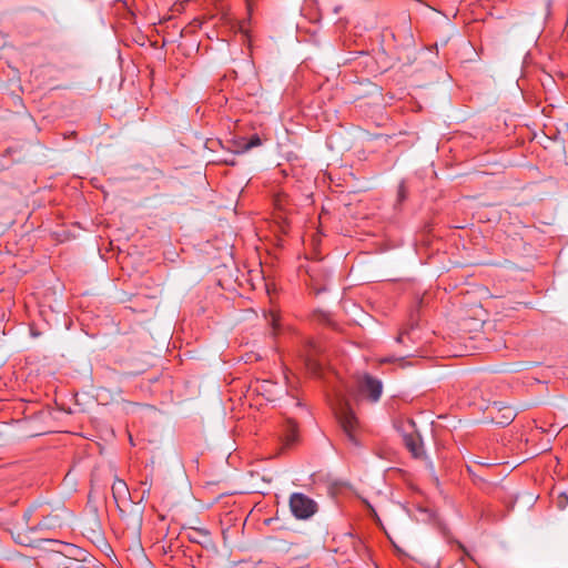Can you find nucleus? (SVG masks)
<instances>
[{
    "label": "nucleus",
    "instance_id": "nucleus-14",
    "mask_svg": "<svg viewBox=\"0 0 568 568\" xmlns=\"http://www.w3.org/2000/svg\"><path fill=\"white\" fill-rule=\"evenodd\" d=\"M196 535H204V536H206L207 532L205 530H203V529H194L192 531V534L189 535V538L194 541L195 538H196Z\"/></svg>",
    "mask_w": 568,
    "mask_h": 568
},
{
    "label": "nucleus",
    "instance_id": "nucleus-16",
    "mask_svg": "<svg viewBox=\"0 0 568 568\" xmlns=\"http://www.w3.org/2000/svg\"><path fill=\"white\" fill-rule=\"evenodd\" d=\"M32 514H33V509L32 508H30V509L24 511L23 519H24L27 525L29 524V521H30V519L32 517Z\"/></svg>",
    "mask_w": 568,
    "mask_h": 568
},
{
    "label": "nucleus",
    "instance_id": "nucleus-3",
    "mask_svg": "<svg viewBox=\"0 0 568 568\" xmlns=\"http://www.w3.org/2000/svg\"><path fill=\"white\" fill-rule=\"evenodd\" d=\"M359 392L366 395L372 402H377L381 398L383 386L382 382L369 375H364L359 381Z\"/></svg>",
    "mask_w": 568,
    "mask_h": 568
},
{
    "label": "nucleus",
    "instance_id": "nucleus-6",
    "mask_svg": "<svg viewBox=\"0 0 568 568\" xmlns=\"http://www.w3.org/2000/svg\"><path fill=\"white\" fill-rule=\"evenodd\" d=\"M112 495L116 503L125 500L130 496L126 483L122 479L115 478L112 484Z\"/></svg>",
    "mask_w": 568,
    "mask_h": 568
},
{
    "label": "nucleus",
    "instance_id": "nucleus-4",
    "mask_svg": "<svg viewBox=\"0 0 568 568\" xmlns=\"http://www.w3.org/2000/svg\"><path fill=\"white\" fill-rule=\"evenodd\" d=\"M40 516L42 519L31 527V530H51L62 526V519L59 515L40 514Z\"/></svg>",
    "mask_w": 568,
    "mask_h": 568
},
{
    "label": "nucleus",
    "instance_id": "nucleus-5",
    "mask_svg": "<svg viewBox=\"0 0 568 568\" xmlns=\"http://www.w3.org/2000/svg\"><path fill=\"white\" fill-rule=\"evenodd\" d=\"M495 408H497L498 412L503 413L500 418H493V422H495L496 424L507 426L514 420L516 413L511 407L501 406L500 403L495 402L491 405V409Z\"/></svg>",
    "mask_w": 568,
    "mask_h": 568
},
{
    "label": "nucleus",
    "instance_id": "nucleus-18",
    "mask_svg": "<svg viewBox=\"0 0 568 568\" xmlns=\"http://www.w3.org/2000/svg\"><path fill=\"white\" fill-rule=\"evenodd\" d=\"M247 8L251 9V0H246Z\"/></svg>",
    "mask_w": 568,
    "mask_h": 568
},
{
    "label": "nucleus",
    "instance_id": "nucleus-10",
    "mask_svg": "<svg viewBox=\"0 0 568 568\" xmlns=\"http://www.w3.org/2000/svg\"><path fill=\"white\" fill-rule=\"evenodd\" d=\"M556 505L559 509H565L568 505V496L566 493H560L556 497Z\"/></svg>",
    "mask_w": 568,
    "mask_h": 568
},
{
    "label": "nucleus",
    "instance_id": "nucleus-2",
    "mask_svg": "<svg viewBox=\"0 0 568 568\" xmlns=\"http://www.w3.org/2000/svg\"><path fill=\"white\" fill-rule=\"evenodd\" d=\"M290 509L297 519H308L317 511V504L302 493H293L290 497Z\"/></svg>",
    "mask_w": 568,
    "mask_h": 568
},
{
    "label": "nucleus",
    "instance_id": "nucleus-7",
    "mask_svg": "<svg viewBox=\"0 0 568 568\" xmlns=\"http://www.w3.org/2000/svg\"><path fill=\"white\" fill-rule=\"evenodd\" d=\"M405 446L413 453L414 456H418L422 453V442L419 436L415 434H408L404 436Z\"/></svg>",
    "mask_w": 568,
    "mask_h": 568
},
{
    "label": "nucleus",
    "instance_id": "nucleus-1",
    "mask_svg": "<svg viewBox=\"0 0 568 568\" xmlns=\"http://www.w3.org/2000/svg\"><path fill=\"white\" fill-rule=\"evenodd\" d=\"M334 413L347 438L356 444V428L358 422L349 404L341 399L334 408Z\"/></svg>",
    "mask_w": 568,
    "mask_h": 568
},
{
    "label": "nucleus",
    "instance_id": "nucleus-8",
    "mask_svg": "<svg viewBox=\"0 0 568 568\" xmlns=\"http://www.w3.org/2000/svg\"><path fill=\"white\" fill-rule=\"evenodd\" d=\"M297 438V425L294 420L288 419L285 424V442L287 445L295 443Z\"/></svg>",
    "mask_w": 568,
    "mask_h": 568
},
{
    "label": "nucleus",
    "instance_id": "nucleus-9",
    "mask_svg": "<svg viewBox=\"0 0 568 568\" xmlns=\"http://www.w3.org/2000/svg\"><path fill=\"white\" fill-rule=\"evenodd\" d=\"M261 139L258 138V135H252L250 138V140L247 142H245L244 146H243V150L246 151V150H250L252 148H255V146H258L261 145Z\"/></svg>",
    "mask_w": 568,
    "mask_h": 568
},
{
    "label": "nucleus",
    "instance_id": "nucleus-13",
    "mask_svg": "<svg viewBox=\"0 0 568 568\" xmlns=\"http://www.w3.org/2000/svg\"><path fill=\"white\" fill-rule=\"evenodd\" d=\"M406 195H407V191H406L405 183L400 182V184L398 186V197L402 201L406 197Z\"/></svg>",
    "mask_w": 568,
    "mask_h": 568
},
{
    "label": "nucleus",
    "instance_id": "nucleus-12",
    "mask_svg": "<svg viewBox=\"0 0 568 568\" xmlns=\"http://www.w3.org/2000/svg\"><path fill=\"white\" fill-rule=\"evenodd\" d=\"M266 320L268 321V323L273 326V329L275 331L277 327V322H278L277 313H275L273 311L270 312V314L266 316Z\"/></svg>",
    "mask_w": 568,
    "mask_h": 568
},
{
    "label": "nucleus",
    "instance_id": "nucleus-11",
    "mask_svg": "<svg viewBox=\"0 0 568 568\" xmlns=\"http://www.w3.org/2000/svg\"><path fill=\"white\" fill-rule=\"evenodd\" d=\"M406 356H402V357H395V356H386V357H382L379 358V363L381 364H386V363H403L404 362V358Z\"/></svg>",
    "mask_w": 568,
    "mask_h": 568
},
{
    "label": "nucleus",
    "instance_id": "nucleus-17",
    "mask_svg": "<svg viewBox=\"0 0 568 568\" xmlns=\"http://www.w3.org/2000/svg\"><path fill=\"white\" fill-rule=\"evenodd\" d=\"M405 335H406V332L400 333V334L396 337V342H397V343H404Z\"/></svg>",
    "mask_w": 568,
    "mask_h": 568
},
{
    "label": "nucleus",
    "instance_id": "nucleus-15",
    "mask_svg": "<svg viewBox=\"0 0 568 568\" xmlns=\"http://www.w3.org/2000/svg\"><path fill=\"white\" fill-rule=\"evenodd\" d=\"M18 541L26 546H32V541L27 536H22L21 534L18 535Z\"/></svg>",
    "mask_w": 568,
    "mask_h": 568
}]
</instances>
